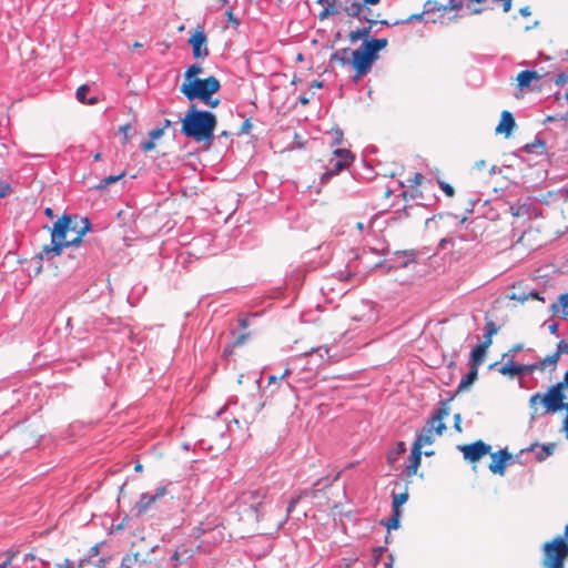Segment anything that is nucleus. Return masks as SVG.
Segmentation results:
<instances>
[{"mask_svg":"<svg viewBox=\"0 0 568 568\" xmlns=\"http://www.w3.org/2000/svg\"><path fill=\"white\" fill-rule=\"evenodd\" d=\"M180 121L181 133L185 138L195 142L211 143L213 141L217 118L212 111L201 110L192 103Z\"/></svg>","mask_w":568,"mask_h":568,"instance_id":"1","label":"nucleus"},{"mask_svg":"<svg viewBox=\"0 0 568 568\" xmlns=\"http://www.w3.org/2000/svg\"><path fill=\"white\" fill-rule=\"evenodd\" d=\"M75 217V215L63 213L53 223L50 244L42 247L38 255L40 260H53L55 256L61 255L64 248H71L75 253V244H72L71 240H67L68 233L75 230L72 225Z\"/></svg>","mask_w":568,"mask_h":568,"instance_id":"2","label":"nucleus"},{"mask_svg":"<svg viewBox=\"0 0 568 568\" xmlns=\"http://www.w3.org/2000/svg\"><path fill=\"white\" fill-rule=\"evenodd\" d=\"M544 568H565L568 558V540L565 537H555L542 546Z\"/></svg>","mask_w":568,"mask_h":568,"instance_id":"3","label":"nucleus"},{"mask_svg":"<svg viewBox=\"0 0 568 568\" xmlns=\"http://www.w3.org/2000/svg\"><path fill=\"white\" fill-rule=\"evenodd\" d=\"M203 72V68L199 63L190 64L183 74V82L180 87V92L185 97H190L194 92L200 89L206 87L209 83L213 82L217 78L214 75H210L207 78L201 79L199 75Z\"/></svg>","mask_w":568,"mask_h":568,"instance_id":"4","label":"nucleus"},{"mask_svg":"<svg viewBox=\"0 0 568 568\" xmlns=\"http://www.w3.org/2000/svg\"><path fill=\"white\" fill-rule=\"evenodd\" d=\"M565 388L562 381L551 385L541 396V404L547 413H556L562 409L568 412V403H565Z\"/></svg>","mask_w":568,"mask_h":568,"instance_id":"5","label":"nucleus"},{"mask_svg":"<svg viewBox=\"0 0 568 568\" xmlns=\"http://www.w3.org/2000/svg\"><path fill=\"white\" fill-rule=\"evenodd\" d=\"M415 260L416 254L414 251H396L385 260L377 262L374 265V270H382L385 274H388L394 270L407 267Z\"/></svg>","mask_w":568,"mask_h":568,"instance_id":"6","label":"nucleus"},{"mask_svg":"<svg viewBox=\"0 0 568 568\" xmlns=\"http://www.w3.org/2000/svg\"><path fill=\"white\" fill-rule=\"evenodd\" d=\"M221 82L219 79L214 80L213 82L209 83L206 87L200 89L199 91L194 92L186 99L190 102H193L195 100H199L203 104L214 109L217 108L221 103V100L217 98H214V94L217 93L221 90Z\"/></svg>","mask_w":568,"mask_h":568,"instance_id":"7","label":"nucleus"},{"mask_svg":"<svg viewBox=\"0 0 568 568\" xmlns=\"http://www.w3.org/2000/svg\"><path fill=\"white\" fill-rule=\"evenodd\" d=\"M374 63L375 62H373V60L369 59L368 55L359 47L353 50L352 58L348 61V65H351L355 71L353 81L357 82L368 72H371Z\"/></svg>","mask_w":568,"mask_h":568,"instance_id":"8","label":"nucleus"},{"mask_svg":"<svg viewBox=\"0 0 568 568\" xmlns=\"http://www.w3.org/2000/svg\"><path fill=\"white\" fill-rule=\"evenodd\" d=\"M266 491L262 488L246 490L241 494L240 503L247 506L254 514L256 520L263 516V507L265 505Z\"/></svg>","mask_w":568,"mask_h":568,"instance_id":"9","label":"nucleus"},{"mask_svg":"<svg viewBox=\"0 0 568 568\" xmlns=\"http://www.w3.org/2000/svg\"><path fill=\"white\" fill-rule=\"evenodd\" d=\"M337 477H338V475H336L332 479L328 477H321L313 484L312 488H305V489L300 490L298 494L295 497H293L287 505V517L291 515V513L293 511V509L295 508V506L300 503V500L302 498L317 497V493L320 490H322L323 488L329 487L337 479Z\"/></svg>","mask_w":568,"mask_h":568,"instance_id":"10","label":"nucleus"},{"mask_svg":"<svg viewBox=\"0 0 568 568\" xmlns=\"http://www.w3.org/2000/svg\"><path fill=\"white\" fill-rule=\"evenodd\" d=\"M453 399H454V396H450L447 400H440L439 407L426 420V424L423 428H428L429 432H433L440 436L446 430V424L443 422V419L446 416H448V414H449L448 403Z\"/></svg>","mask_w":568,"mask_h":568,"instance_id":"11","label":"nucleus"},{"mask_svg":"<svg viewBox=\"0 0 568 568\" xmlns=\"http://www.w3.org/2000/svg\"><path fill=\"white\" fill-rule=\"evenodd\" d=\"M189 44L192 48L194 59L199 60L209 57L207 37L203 26L196 27L195 31L189 38Z\"/></svg>","mask_w":568,"mask_h":568,"instance_id":"12","label":"nucleus"},{"mask_svg":"<svg viewBox=\"0 0 568 568\" xmlns=\"http://www.w3.org/2000/svg\"><path fill=\"white\" fill-rule=\"evenodd\" d=\"M458 449L463 453L464 458L470 463L479 460L481 457L490 453V445L478 439L475 443L460 445Z\"/></svg>","mask_w":568,"mask_h":568,"instance_id":"13","label":"nucleus"},{"mask_svg":"<svg viewBox=\"0 0 568 568\" xmlns=\"http://www.w3.org/2000/svg\"><path fill=\"white\" fill-rule=\"evenodd\" d=\"M166 494V486H160L155 489V493H142L140 495L139 500L134 506V510L136 511V516H141L148 513L150 507L161 497Z\"/></svg>","mask_w":568,"mask_h":568,"instance_id":"14","label":"nucleus"},{"mask_svg":"<svg viewBox=\"0 0 568 568\" xmlns=\"http://www.w3.org/2000/svg\"><path fill=\"white\" fill-rule=\"evenodd\" d=\"M535 365L531 364H518L514 359H507V362L498 368L501 375L514 377L516 375H531L535 372Z\"/></svg>","mask_w":568,"mask_h":568,"instance_id":"15","label":"nucleus"},{"mask_svg":"<svg viewBox=\"0 0 568 568\" xmlns=\"http://www.w3.org/2000/svg\"><path fill=\"white\" fill-rule=\"evenodd\" d=\"M489 454L491 457V463L488 466L489 470L493 474L503 476L505 474L507 463L511 459L513 455L508 452L507 448H503Z\"/></svg>","mask_w":568,"mask_h":568,"instance_id":"16","label":"nucleus"},{"mask_svg":"<svg viewBox=\"0 0 568 568\" xmlns=\"http://www.w3.org/2000/svg\"><path fill=\"white\" fill-rule=\"evenodd\" d=\"M83 226L77 232V236L71 240L72 244H75V253L69 254L72 258H81L84 256L83 252V236L91 231L92 224L88 217L82 219Z\"/></svg>","mask_w":568,"mask_h":568,"instance_id":"17","label":"nucleus"},{"mask_svg":"<svg viewBox=\"0 0 568 568\" xmlns=\"http://www.w3.org/2000/svg\"><path fill=\"white\" fill-rule=\"evenodd\" d=\"M338 13L344 12L349 18H361L364 12L359 0H336Z\"/></svg>","mask_w":568,"mask_h":568,"instance_id":"18","label":"nucleus"},{"mask_svg":"<svg viewBox=\"0 0 568 568\" xmlns=\"http://www.w3.org/2000/svg\"><path fill=\"white\" fill-rule=\"evenodd\" d=\"M422 455H423V452H422L420 444L419 443L413 444L412 449H410V455L408 457L409 463L403 471V474L406 477H412L413 475H415L417 473V469L422 463Z\"/></svg>","mask_w":568,"mask_h":568,"instance_id":"19","label":"nucleus"},{"mask_svg":"<svg viewBox=\"0 0 568 568\" xmlns=\"http://www.w3.org/2000/svg\"><path fill=\"white\" fill-rule=\"evenodd\" d=\"M516 126V121L510 111L504 110L500 114L499 123L497 124L495 132L497 134H504L506 138L510 136Z\"/></svg>","mask_w":568,"mask_h":568,"instance_id":"20","label":"nucleus"},{"mask_svg":"<svg viewBox=\"0 0 568 568\" xmlns=\"http://www.w3.org/2000/svg\"><path fill=\"white\" fill-rule=\"evenodd\" d=\"M348 165L349 163L336 159H331L328 165L326 166V171L321 176V182L327 183L332 176L338 174Z\"/></svg>","mask_w":568,"mask_h":568,"instance_id":"21","label":"nucleus"},{"mask_svg":"<svg viewBox=\"0 0 568 568\" xmlns=\"http://www.w3.org/2000/svg\"><path fill=\"white\" fill-rule=\"evenodd\" d=\"M547 151L546 149V141L544 139H541L538 134L535 136V140L530 143H527L525 144L524 146H521L518 152H523V153H526V154H537V155H542L545 154Z\"/></svg>","mask_w":568,"mask_h":568,"instance_id":"22","label":"nucleus"},{"mask_svg":"<svg viewBox=\"0 0 568 568\" xmlns=\"http://www.w3.org/2000/svg\"><path fill=\"white\" fill-rule=\"evenodd\" d=\"M478 378V369L476 367H470L468 373L464 375L452 396H456L457 394L463 393L467 388H469Z\"/></svg>","mask_w":568,"mask_h":568,"instance_id":"23","label":"nucleus"},{"mask_svg":"<svg viewBox=\"0 0 568 568\" xmlns=\"http://www.w3.org/2000/svg\"><path fill=\"white\" fill-rule=\"evenodd\" d=\"M540 75L535 70H523L517 74V85L520 90L530 87L534 80H539Z\"/></svg>","mask_w":568,"mask_h":568,"instance_id":"24","label":"nucleus"},{"mask_svg":"<svg viewBox=\"0 0 568 568\" xmlns=\"http://www.w3.org/2000/svg\"><path fill=\"white\" fill-rule=\"evenodd\" d=\"M194 555L195 551L192 548H189L185 545H180L171 556V560L179 564H185L193 558Z\"/></svg>","mask_w":568,"mask_h":568,"instance_id":"25","label":"nucleus"},{"mask_svg":"<svg viewBox=\"0 0 568 568\" xmlns=\"http://www.w3.org/2000/svg\"><path fill=\"white\" fill-rule=\"evenodd\" d=\"M487 348L488 347L486 345L478 344L471 349L469 354L470 367H476L478 369L479 365L484 362Z\"/></svg>","mask_w":568,"mask_h":568,"instance_id":"26","label":"nucleus"},{"mask_svg":"<svg viewBox=\"0 0 568 568\" xmlns=\"http://www.w3.org/2000/svg\"><path fill=\"white\" fill-rule=\"evenodd\" d=\"M19 550L17 548H9L0 554L3 560L0 562V568H20L19 565L14 564Z\"/></svg>","mask_w":568,"mask_h":568,"instance_id":"27","label":"nucleus"},{"mask_svg":"<svg viewBox=\"0 0 568 568\" xmlns=\"http://www.w3.org/2000/svg\"><path fill=\"white\" fill-rule=\"evenodd\" d=\"M535 447H539V450L536 452V455H535L536 459L538 462H542L547 457H549L550 455L554 454L556 444L555 443H547V444H541V445L535 444V445H531L530 450H534Z\"/></svg>","mask_w":568,"mask_h":568,"instance_id":"28","label":"nucleus"},{"mask_svg":"<svg viewBox=\"0 0 568 568\" xmlns=\"http://www.w3.org/2000/svg\"><path fill=\"white\" fill-rule=\"evenodd\" d=\"M499 331V327L496 325V323L493 320H487L485 325V333L483 335V342L481 345H486L489 347L493 343V336L496 335Z\"/></svg>","mask_w":568,"mask_h":568,"instance_id":"29","label":"nucleus"},{"mask_svg":"<svg viewBox=\"0 0 568 568\" xmlns=\"http://www.w3.org/2000/svg\"><path fill=\"white\" fill-rule=\"evenodd\" d=\"M317 3H327V7H324L318 13L320 20H325L331 16L338 14L336 0H317Z\"/></svg>","mask_w":568,"mask_h":568,"instance_id":"30","label":"nucleus"},{"mask_svg":"<svg viewBox=\"0 0 568 568\" xmlns=\"http://www.w3.org/2000/svg\"><path fill=\"white\" fill-rule=\"evenodd\" d=\"M406 452L404 442H397L392 449L387 453V463L393 466L396 460Z\"/></svg>","mask_w":568,"mask_h":568,"instance_id":"31","label":"nucleus"},{"mask_svg":"<svg viewBox=\"0 0 568 568\" xmlns=\"http://www.w3.org/2000/svg\"><path fill=\"white\" fill-rule=\"evenodd\" d=\"M561 308L562 317L568 316V293L560 294L557 303L550 305V311L556 314Z\"/></svg>","mask_w":568,"mask_h":568,"instance_id":"32","label":"nucleus"},{"mask_svg":"<svg viewBox=\"0 0 568 568\" xmlns=\"http://www.w3.org/2000/svg\"><path fill=\"white\" fill-rule=\"evenodd\" d=\"M352 51L353 50H351L349 48L336 50L331 54L329 62H337L341 65H348L349 58L347 57V54H352Z\"/></svg>","mask_w":568,"mask_h":568,"instance_id":"33","label":"nucleus"},{"mask_svg":"<svg viewBox=\"0 0 568 568\" xmlns=\"http://www.w3.org/2000/svg\"><path fill=\"white\" fill-rule=\"evenodd\" d=\"M90 91V87L87 84H82L77 89L75 95L79 102L85 103L89 105H93L98 102L97 97H92L90 99H87V94Z\"/></svg>","mask_w":568,"mask_h":568,"instance_id":"34","label":"nucleus"},{"mask_svg":"<svg viewBox=\"0 0 568 568\" xmlns=\"http://www.w3.org/2000/svg\"><path fill=\"white\" fill-rule=\"evenodd\" d=\"M359 48L368 55L369 59L373 60V62L378 60L379 52L371 39H364V42L361 43Z\"/></svg>","mask_w":568,"mask_h":568,"instance_id":"35","label":"nucleus"},{"mask_svg":"<svg viewBox=\"0 0 568 568\" xmlns=\"http://www.w3.org/2000/svg\"><path fill=\"white\" fill-rule=\"evenodd\" d=\"M433 432H429L428 428H423L419 433L416 434V438L413 444H420V447L424 445H432L434 443Z\"/></svg>","mask_w":568,"mask_h":568,"instance_id":"36","label":"nucleus"},{"mask_svg":"<svg viewBox=\"0 0 568 568\" xmlns=\"http://www.w3.org/2000/svg\"><path fill=\"white\" fill-rule=\"evenodd\" d=\"M559 358L555 354L546 356L544 359L532 363L536 367L535 371H544L548 366H552L555 369Z\"/></svg>","mask_w":568,"mask_h":568,"instance_id":"37","label":"nucleus"},{"mask_svg":"<svg viewBox=\"0 0 568 568\" xmlns=\"http://www.w3.org/2000/svg\"><path fill=\"white\" fill-rule=\"evenodd\" d=\"M402 511L392 510V516L387 520H382L381 524L387 528V530L397 529L400 525Z\"/></svg>","mask_w":568,"mask_h":568,"instance_id":"38","label":"nucleus"},{"mask_svg":"<svg viewBox=\"0 0 568 568\" xmlns=\"http://www.w3.org/2000/svg\"><path fill=\"white\" fill-rule=\"evenodd\" d=\"M408 500V493L392 494V510L402 511L400 507Z\"/></svg>","mask_w":568,"mask_h":568,"instance_id":"39","label":"nucleus"},{"mask_svg":"<svg viewBox=\"0 0 568 568\" xmlns=\"http://www.w3.org/2000/svg\"><path fill=\"white\" fill-rule=\"evenodd\" d=\"M124 176H125V171H122L121 173H119L116 175H109V176L102 179L99 182V184L95 186V189L105 190L110 184L122 180Z\"/></svg>","mask_w":568,"mask_h":568,"instance_id":"40","label":"nucleus"},{"mask_svg":"<svg viewBox=\"0 0 568 568\" xmlns=\"http://www.w3.org/2000/svg\"><path fill=\"white\" fill-rule=\"evenodd\" d=\"M334 155H335L334 159L341 160V161L349 163V164L354 160L353 153L348 149H344V148L335 149Z\"/></svg>","mask_w":568,"mask_h":568,"instance_id":"41","label":"nucleus"},{"mask_svg":"<svg viewBox=\"0 0 568 568\" xmlns=\"http://www.w3.org/2000/svg\"><path fill=\"white\" fill-rule=\"evenodd\" d=\"M487 0H464V4L467 9L470 10V13L471 14H480L483 12V8L480 7H476L474 4H483L485 3Z\"/></svg>","mask_w":568,"mask_h":568,"instance_id":"42","label":"nucleus"},{"mask_svg":"<svg viewBox=\"0 0 568 568\" xmlns=\"http://www.w3.org/2000/svg\"><path fill=\"white\" fill-rule=\"evenodd\" d=\"M139 554L125 555L121 560V568H134L138 562Z\"/></svg>","mask_w":568,"mask_h":568,"instance_id":"43","label":"nucleus"},{"mask_svg":"<svg viewBox=\"0 0 568 568\" xmlns=\"http://www.w3.org/2000/svg\"><path fill=\"white\" fill-rule=\"evenodd\" d=\"M371 14H372V9L371 8H366V9H364V12L361 13V18H357V19L359 21L367 22L368 23L367 26H372V29H373L374 26H376L378 23V20L372 18Z\"/></svg>","mask_w":568,"mask_h":568,"instance_id":"44","label":"nucleus"},{"mask_svg":"<svg viewBox=\"0 0 568 568\" xmlns=\"http://www.w3.org/2000/svg\"><path fill=\"white\" fill-rule=\"evenodd\" d=\"M443 11V6H440L437 1L435 0H427L424 4V11L425 13H430V12H435V11Z\"/></svg>","mask_w":568,"mask_h":568,"instance_id":"45","label":"nucleus"},{"mask_svg":"<svg viewBox=\"0 0 568 568\" xmlns=\"http://www.w3.org/2000/svg\"><path fill=\"white\" fill-rule=\"evenodd\" d=\"M463 7H465L464 0H449L447 4L443 6V11L448 12L452 10H459Z\"/></svg>","mask_w":568,"mask_h":568,"instance_id":"46","label":"nucleus"},{"mask_svg":"<svg viewBox=\"0 0 568 568\" xmlns=\"http://www.w3.org/2000/svg\"><path fill=\"white\" fill-rule=\"evenodd\" d=\"M212 527L204 524V523H200L194 529H193V536L195 538H200L202 537L206 531H209Z\"/></svg>","mask_w":568,"mask_h":568,"instance_id":"47","label":"nucleus"},{"mask_svg":"<svg viewBox=\"0 0 568 568\" xmlns=\"http://www.w3.org/2000/svg\"><path fill=\"white\" fill-rule=\"evenodd\" d=\"M248 337H250V333L237 334L232 343V347H239V346L245 344V342L248 339Z\"/></svg>","mask_w":568,"mask_h":568,"instance_id":"48","label":"nucleus"},{"mask_svg":"<svg viewBox=\"0 0 568 568\" xmlns=\"http://www.w3.org/2000/svg\"><path fill=\"white\" fill-rule=\"evenodd\" d=\"M332 146L339 145L343 142L344 133L339 128L333 129Z\"/></svg>","mask_w":568,"mask_h":568,"instance_id":"49","label":"nucleus"},{"mask_svg":"<svg viewBox=\"0 0 568 568\" xmlns=\"http://www.w3.org/2000/svg\"><path fill=\"white\" fill-rule=\"evenodd\" d=\"M524 348L523 344H515L507 353L503 355V359H514L516 353L520 352Z\"/></svg>","mask_w":568,"mask_h":568,"instance_id":"50","label":"nucleus"},{"mask_svg":"<svg viewBox=\"0 0 568 568\" xmlns=\"http://www.w3.org/2000/svg\"><path fill=\"white\" fill-rule=\"evenodd\" d=\"M568 353V342L566 341H560L558 344H557V349L556 352L554 353L555 356H557L558 358H560V356L562 354H567Z\"/></svg>","mask_w":568,"mask_h":568,"instance_id":"51","label":"nucleus"},{"mask_svg":"<svg viewBox=\"0 0 568 568\" xmlns=\"http://www.w3.org/2000/svg\"><path fill=\"white\" fill-rule=\"evenodd\" d=\"M438 184H439V187L442 189V191L447 196L452 197L455 194V190L449 183H447L445 181H438Z\"/></svg>","mask_w":568,"mask_h":568,"instance_id":"52","label":"nucleus"},{"mask_svg":"<svg viewBox=\"0 0 568 568\" xmlns=\"http://www.w3.org/2000/svg\"><path fill=\"white\" fill-rule=\"evenodd\" d=\"M424 14H425V12L412 14V16H409L408 18H406L404 20H396V21H394L393 24H404V23H408V22L414 21V20H422L424 18Z\"/></svg>","mask_w":568,"mask_h":568,"instance_id":"53","label":"nucleus"},{"mask_svg":"<svg viewBox=\"0 0 568 568\" xmlns=\"http://www.w3.org/2000/svg\"><path fill=\"white\" fill-rule=\"evenodd\" d=\"M374 43V45L376 47V49L379 51H382L383 49H385L388 44V40L386 38H373L371 39Z\"/></svg>","mask_w":568,"mask_h":568,"instance_id":"54","label":"nucleus"},{"mask_svg":"<svg viewBox=\"0 0 568 568\" xmlns=\"http://www.w3.org/2000/svg\"><path fill=\"white\" fill-rule=\"evenodd\" d=\"M347 38L348 40L352 42V43H355L359 40L363 41V37H362V31H359V29H355V30H352L348 34H347Z\"/></svg>","mask_w":568,"mask_h":568,"instance_id":"55","label":"nucleus"},{"mask_svg":"<svg viewBox=\"0 0 568 568\" xmlns=\"http://www.w3.org/2000/svg\"><path fill=\"white\" fill-rule=\"evenodd\" d=\"M347 38L348 40L352 42V43H355L359 40L363 41V37H362V31H359V29H355V30H352L348 34H347Z\"/></svg>","mask_w":568,"mask_h":568,"instance_id":"56","label":"nucleus"},{"mask_svg":"<svg viewBox=\"0 0 568 568\" xmlns=\"http://www.w3.org/2000/svg\"><path fill=\"white\" fill-rule=\"evenodd\" d=\"M164 134V128H155L149 132V138L153 141L160 139Z\"/></svg>","mask_w":568,"mask_h":568,"instance_id":"57","label":"nucleus"},{"mask_svg":"<svg viewBox=\"0 0 568 568\" xmlns=\"http://www.w3.org/2000/svg\"><path fill=\"white\" fill-rule=\"evenodd\" d=\"M140 148L142 151L144 152H149V151H152L154 148H155V143L153 140H151L149 138V140L146 141H143L141 144H140Z\"/></svg>","mask_w":568,"mask_h":568,"instance_id":"58","label":"nucleus"},{"mask_svg":"<svg viewBox=\"0 0 568 568\" xmlns=\"http://www.w3.org/2000/svg\"><path fill=\"white\" fill-rule=\"evenodd\" d=\"M566 82H568V74L561 72L556 75V78H555L556 85L562 87Z\"/></svg>","mask_w":568,"mask_h":568,"instance_id":"59","label":"nucleus"},{"mask_svg":"<svg viewBox=\"0 0 568 568\" xmlns=\"http://www.w3.org/2000/svg\"><path fill=\"white\" fill-rule=\"evenodd\" d=\"M386 547L378 546L373 549V558L377 562L379 561L382 555L386 551Z\"/></svg>","mask_w":568,"mask_h":568,"instance_id":"60","label":"nucleus"},{"mask_svg":"<svg viewBox=\"0 0 568 568\" xmlns=\"http://www.w3.org/2000/svg\"><path fill=\"white\" fill-rule=\"evenodd\" d=\"M226 17L229 22H231L234 28H237L240 26V19L233 14L232 10H229L226 12Z\"/></svg>","mask_w":568,"mask_h":568,"instance_id":"61","label":"nucleus"},{"mask_svg":"<svg viewBox=\"0 0 568 568\" xmlns=\"http://www.w3.org/2000/svg\"><path fill=\"white\" fill-rule=\"evenodd\" d=\"M250 318H251V317H250V316H247V315L240 316V317H239V321H237V322H239V326H240L242 329H244V328L248 327V326H250Z\"/></svg>","mask_w":568,"mask_h":568,"instance_id":"62","label":"nucleus"},{"mask_svg":"<svg viewBox=\"0 0 568 568\" xmlns=\"http://www.w3.org/2000/svg\"><path fill=\"white\" fill-rule=\"evenodd\" d=\"M359 31H362V37L364 39H372L371 32H372V26H364L362 28H358Z\"/></svg>","mask_w":568,"mask_h":568,"instance_id":"63","label":"nucleus"},{"mask_svg":"<svg viewBox=\"0 0 568 568\" xmlns=\"http://www.w3.org/2000/svg\"><path fill=\"white\" fill-rule=\"evenodd\" d=\"M57 568H75V566L72 560L65 558L63 562L57 564Z\"/></svg>","mask_w":568,"mask_h":568,"instance_id":"64","label":"nucleus"}]
</instances>
